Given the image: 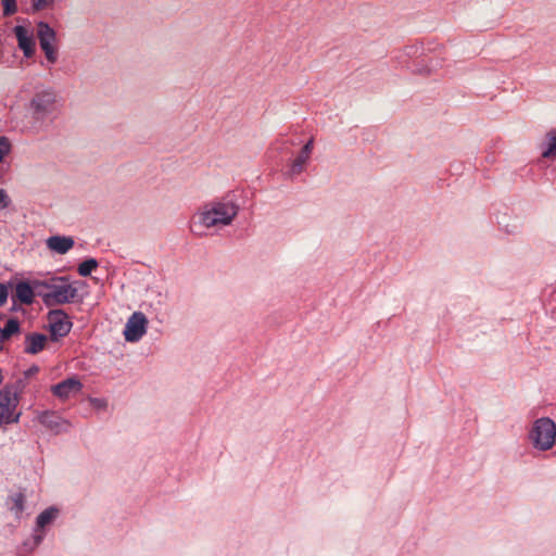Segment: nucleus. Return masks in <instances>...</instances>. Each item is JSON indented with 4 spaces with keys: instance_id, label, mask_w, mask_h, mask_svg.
<instances>
[{
    "instance_id": "1",
    "label": "nucleus",
    "mask_w": 556,
    "mask_h": 556,
    "mask_svg": "<svg viewBox=\"0 0 556 556\" xmlns=\"http://www.w3.org/2000/svg\"><path fill=\"white\" fill-rule=\"evenodd\" d=\"M239 206L231 200H214L203 204L193 216L192 231L198 236L206 230L220 229L232 224Z\"/></svg>"
},
{
    "instance_id": "2",
    "label": "nucleus",
    "mask_w": 556,
    "mask_h": 556,
    "mask_svg": "<svg viewBox=\"0 0 556 556\" xmlns=\"http://www.w3.org/2000/svg\"><path fill=\"white\" fill-rule=\"evenodd\" d=\"M59 106V99L53 90L46 89L36 92L28 104L33 127L41 129L43 126H47L58 114Z\"/></svg>"
},
{
    "instance_id": "3",
    "label": "nucleus",
    "mask_w": 556,
    "mask_h": 556,
    "mask_svg": "<svg viewBox=\"0 0 556 556\" xmlns=\"http://www.w3.org/2000/svg\"><path fill=\"white\" fill-rule=\"evenodd\" d=\"M37 294L47 306L71 303L77 295V289L63 278L52 279L51 282H36Z\"/></svg>"
},
{
    "instance_id": "4",
    "label": "nucleus",
    "mask_w": 556,
    "mask_h": 556,
    "mask_svg": "<svg viewBox=\"0 0 556 556\" xmlns=\"http://www.w3.org/2000/svg\"><path fill=\"white\" fill-rule=\"evenodd\" d=\"M531 445L540 451H549L556 443V425L548 417L536 419L528 434Z\"/></svg>"
},
{
    "instance_id": "5",
    "label": "nucleus",
    "mask_w": 556,
    "mask_h": 556,
    "mask_svg": "<svg viewBox=\"0 0 556 556\" xmlns=\"http://www.w3.org/2000/svg\"><path fill=\"white\" fill-rule=\"evenodd\" d=\"M18 405L17 389L7 386L0 391V426L17 422L21 414L15 413Z\"/></svg>"
},
{
    "instance_id": "6",
    "label": "nucleus",
    "mask_w": 556,
    "mask_h": 556,
    "mask_svg": "<svg viewBox=\"0 0 556 556\" xmlns=\"http://www.w3.org/2000/svg\"><path fill=\"white\" fill-rule=\"evenodd\" d=\"M149 320L142 312L132 313L126 321L123 334L127 342H138L147 333Z\"/></svg>"
},
{
    "instance_id": "7",
    "label": "nucleus",
    "mask_w": 556,
    "mask_h": 556,
    "mask_svg": "<svg viewBox=\"0 0 556 556\" xmlns=\"http://www.w3.org/2000/svg\"><path fill=\"white\" fill-rule=\"evenodd\" d=\"M50 332L53 340L65 337L72 329V321L62 309H53L48 314Z\"/></svg>"
},
{
    "instance_id": "8",
    "label": "nucleus",
    "mask_w": 556,
    "mask_h": 556,
    "mask_svg": "<svg viewBox=\"0 0 556 556\" xmlns=\"http://www.w3.org/2000/svg\"><path fill=\"white\" fill-rule=\"evenodd\" d=\"M39 422L54 434L66 433L72 424L52 412H43L38 416Z\"/></svg>"
},
{
    "instance_id": "9",
    "label": "nucleus",
    "mask_w": 556,
    "mask_h": 556,
    "mask_svg": "<svg viewBox=\"0 0 556 556\" xmlns=\"http://www.w3.org/2000/svg\"><path fill=\"white\" fill-rule=\"evenodd\" d=\"M59 515V509L55 507H49L40 513L36 520V529L34 534V546H38L45 536V527L52 523Z\"/></svg>"
},
{
    "instance_id": "10",
    "label": "nucleus",
    "mask_w": 556,
    "mask_h": 556,
    "mask_svg": "<svg viewBox=\"0 0 556 556\" xmlns=\"http://www.w3.org/2000/svg\"><path fill=\"white\" fill-rule=\"evenodd\" d=\"M13 31L17 39L18 48L26 58H31L36 46L33 33L22 25L15 26Z\"/></svg>"
},
{
    "instance_id": "11",
    "label": "nucleus",
    "mask_w": 556,
    "mask_h": 556,
    "mask_svg": "<svg viewBox=\"0 0 556 556\" xmlns=\"http://www.w3.org/2000/svg\"><path fill=\"white\" fill-rule=\"evenodd\" d=\"M81 382L75 378H67L52 387V392L59 399L65 400L72 394H76L81 390Z\"/></svg>"
},
{
    "instance_id": "12",
    "label": "nucleus",
    "mask_w": 556,
    "mask_h": 556,
    "mask_svg": "<svg viewBox=\"0 0 556 556\" xmlns=\"http://www.w3.org/2000/svg\"><path fill=\"white\" fill-rule=\"evenodd\" d=\"M47 248L58 254L67 253L75 244L74 239L67 236H51L46 241Z\"/></svg>"
},
{
    "instance_id": "13",
    "label": "nucleus",
    "mask_w": 556,
    "mask_h": 556,
    "mask_svg": "<svg viewBox=\"0 0 556 556\" xmlns=\"http://www.w3.org/2000/svg\"><path fill=\"white\" fill-rule=\"evenodd\" d=\"M47 337L41 333H29L25 338V352L37 354L45 349Z\"/></svg>"
},
{
    "instance_id": "14",
    "label": "nucleus",
    "mask_w": 556,
    "mask_h": 556,
    "mask_svg": "<svg viewBox=\"0 0 556 556\" xmlns=\"http://www.w3.org/2000/svg\"><path fill=\"white\" fill-rule=\"evenodd\" d=\"M35 292L37 293L36 288L34 289L27 282H20L15 288L16 299L24 304H30L33 302Z\"/></svg>"
},
{
    "instance_id": "15",
    "label": "nucleus",
    "mask_w": 556,
    "mask_h": 556,
    "mask_svg": "<svg viewBox=\"0 0 556 556\" xmlns=\"http://www.w3.org/2000/svg\"><path fill=\"white\" fill-rule=\"evenodd\" d=\"M37 36L39 43L55 42V31L46 23L39 22L37 25Z\"/></svg>"
},
{
    "instance_id": "16",
    "label": "nucleus",
    "mask_w": 556,
    "mask_h": 556,
    "mask_svg": "<svg viewBox=\"0 0 556 556\" xmlns=\"http://www.w3.org/2000/svg\"><path fill=\"white\" fill-rule=\"evenodd\" d=\"M18 331L20 324L14 318L9 319L4 328H0V351L3 349V343Z\"/></svg>"
},
{
    "instance_id": "17",
    "label": "nucleus",
    "mask_w": 556,
    "mask_h": 556,
    "mask_svg": "<svg viewBox=\"0 0 556 556\" xmlns=\"http://www.w3.org/2000/svg\"><path fill=\"white\" fill-rule=\"evenodd\" d=\"M308 155L300 152L299 155L292 161L290 165V169L288 172L289 177H295L300 175L304 170L305 164L308 162Z\"/></svg>"
},
{
    "instance_id": "18",
    "label": "nucleus",
    "mask_w": 556,
    "mask_h": 556,
    "mask_svg": "<svg viewBox=\"0 0 556 556\" xmlns=\"http://www.w3.org/2000/svg\"><path fill=\"white\" fill-rule=\"evenodd\" d=\"M542 156L545 159H556V135L549 132L546 136L545 149L542 151Z\"/></svg>"
},
{
    "instance_id": "19",
    "label": "nucleus",
    "mask_w": 556,
    "mask_h": 556,
    "mask_svg": "<svg viewBox=\"0 0 556 556\" xmlns=\"http://www.w3.org/2000/svg\"><path fill=\"white\" fill-rule=\"evenodd\" d=\"M98 267V262L96 258H88L85 260L83 263L78 266V274L83 277L89 276L92 270H94Z\"/></svg>"
},
{
    "instance_id": "20",
    "label": "nucleus",
    "mask_w": 556,
    "mask_h": 556,
    "mask_svg": "<svg viewBox=\"0 0 556 556\" xmlns=\"http://www.w3.org/2000/svg\"><path fill=\"white\" fill-rule=\"evenodd\" d=\"M40 48L45 52V55H46L47 60L50 63L53 64V63L56 62V60H58V52H56V49L54 47V42L42 43V45H40Z\"/></svg>"
},
{
    "instance_id": "21",
    "label": "nucleus",
    "mask_w": 556,
    "mask_h": 556,
    "mask_svg": "<svg viewBox=\"0 0 556 556\" xmlns=\"http://www.w3.org/2000/svg\"><path fill=\"white\" fill-rule=\"evenodd\" d=\"M56 0H31V9L34 12L48 10L53 8Z\"/></svg>"
},
{
    "instance_id": "22",
    "label": "nucleus",
    "mask_w": 556,
    "mask_h": 556,
    "mask_svg": "<svg viewBox=\"0 0 556 556\" xmlns=\"http://www.w3.org/2000/svg\"><path fill=\"white\" fill-rule=\"evenodd\" d=\"M3 5V15L10 16L13 15L17 11V5L15 0H1Z\"/></svg>"
},
{
    "instance_id": "23",
    "label": "nucleus",
    "mask_w": 556,
    "mask_h": 556,
    "mask_svg": "<svg viewBox=\"0 0 556 556\" xmlns=\"http://www.w3.org/2000/svg\"><path fill=\"white\" fill-rule=\"evenodd\" d=\"M11 150V143L7 137H0V162L9 154Z\"/></svg>"
},
{
    "instance_id": "24",
    "label": "nucleus",
    "mask_w": 556,
    "mask_h": 556,
    "mask_svg": "<svg viewBox=\"0 0 556 556\" xmlns=\"http://www.w3.org/2000/svg\"><path fill=\"white\" fill-rule=\"evenodd\" d=\"M90 404L92 407L97 409H106L108 407V401L105 399L100 397L90 399Z\"/></svg>"
},
{
    "instance_id": "25",
    "label": "nucleus",
    "mask_w": 556,
    "mask_h": 556,
    "mask_svg": "<svg viewBox=\"0 0 556 556\" xmlns=\"http://www.w3.org/2000/svg\"><path fill=\"white\" fill-rule=\"evenodd\" d=\"M10 199L3 189H0V210H4L9 206Z\"/></svg>"
},
{
    "instance_id": "26",
    "label": "nucleus",
    "mask_w": 556,
    "mask_h": 556,
    "mask_svg": "<svg viewBox=\"0 0 556 556\" xmlns=\"http://www.w3.org/2000/svg\"><path fill=\"white\" fill-rule=\"evenodd\" d=\"M13 502H14V508L17 510V511H22L23 508H24V496L22 494H16L14 497H13Z\"/></svg>"
},
{
    "instance_id": "27",
    "label": "nucleus",
    "mask_w": 556,
    "mask_h": 556,
    "mask_svg": "<svg viewBox=\"0 0 556 556\" xmlns=\"http://www.w3.org/2000/svg\"><path fill=\"white\" fill-rule=\"evenodd\" d=\"M8 300V288L5 285L0 283V306H3Z\"/></svg>"
},
{
    "instance_id": "28",
    "label": "nucleus",
    "mask_w": 556,
    "mask_h": 556,
    "mask_svg": "<svg viewBox=\"0 0 556 556\" xmlns=\"http://www.w3.org/2000/svg\"><path fill=\"white\" fill-rule=\"evenodd\" d=\"M313 147H314V140L313 139H309L302 148L301 152L303 154H306L311 157V154H312V151H313Z\"/></svg>"
}]
</instances>
